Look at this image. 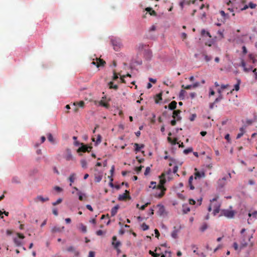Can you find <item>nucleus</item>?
<instances>
[{
  "label": "nucleus",
  "instance_id": "nucleus-1",
  "mask_svg": "<svg viewBox=\"0 0 257 257\" xmlns=\"http://www.w3.org/2000/svg\"><path fill=\"white\" fill-rule=\"evenodd\" d=\"M194 177L191 176L188 180V186L191 190H194L195 188H198L200 191H202V188L199 185V182L202 181L205 177L204 171H199L197 168L195 169L194 173Z\"/></svg>",
  "mask_w": 257,
  "mask_h": 257
},
{
  "label": "nucleus",
  "instance_id": "nucleus-2",
  "mask_svg": "<svg viewBox=\"0 0 257 257\" xmlns=\"http://www.w3.org/2000/svg\"><path fill=\"white\" fill-rule=\"evenodd\" d=\"M218 196H216L215 198H213L212 200L210 199V202H212V204L210 205V211L211 210V207L213 208V212L214 215H215L216 214L218 213L220 211V203L219 202L217 201V199H218Z\"/></svg>",
  "mask_w": 257,
  "mask_h": 257
},
{
  "label": "nucleus",
  "instance_id": "nucleus-3",
  "mask_svg": "<svg viewBox=\"0 0 257 257\" xmlns=\"http://www.w3.org/2000/svg\"><path fill=\"white\" fill-rule=\"evenodd\" d=\"M228 86V84L221 85L220 88L218 89L217 91L219 93V96L217 98H216V99L215 100L214 102L213 103L210 104V108H213L214 106L217 107V105L216 104L218 103L222 99V96L221 94V90L227 88Z\"/></svg>",
  "mask_w": 257,
  "mask_h": 257
},
{
  "label": "nucleus",
  "instance_id": "nucleus-4",
  "mask_svg": "<svg viewBox=\"0 0 257 257\" xmlns=\"http://www.w3.org/2000/svg\"><path fill=\"white\" fill-rule=\"evenodd\" d=\"M17 236L14 238V241L17 246H20L23 244V240L25 238V236L20 233H17Z\"/></svg>",
  "mask_w": 257,
  "mask_h": 257
},
{
  "label": "nucleus",
  "instance_id": "nucleus-5",
  "mask_svg": "<svg viewBox=\"0 0 257 257\" xmlns=\"http://www.w3.org/2000/svg\"><path fill=\"white\" fill-rule=\"evenodd\" d=\"M114 50L117 51L122 46L121 40L119 39L114 38L111 41Z\"/></svg>",
  "mask_w": 257,
  "mask_h": 257
},
{
  "label": "nucleus",
  "instance_id": "nucleus-6",
  "mask_svg": "<svg viewBox=\"0 0 257 257\" xmlns=\"http://www.w3.org/2000/svg\"><path fill=\"white\" fill-rule=\"evenodd\" d=\"M220 215H224L227 218H232L234 215V211L228 209L222 210L220 212Z\"/></svg>",
  "mask_w": 257,
  "mask_h": 257
},
{
  "label": "nucleus",
  "instance_id": "nucleus-7",
  "mask_svg": "<svg viewBox=\"0 0 257 257\" xmlns=\"http://www.w3.org/2000/svg\"><path fill=\"white\" fill-rule=\"evenodd\" d=\"M182 229V226H174L173 230L171 233V236L174 238H177L178 233L180 232Z\"/></svg>",
  "mask_w": 257,
  "mask_h": 257
},
{
  "label": "nucleus",
  "instance_id": "nucleus-8",
  "mask_svg": "<svg viewBox=\"0 0 257 257\" xmlns=\"http://www.w3.org/2000/svg\"><path fill=\"white\" fill-rule=\"evenodd\" d=\"M249 218L247 219L248 224L253 223V221L257 218V211H254L252 213H248Z\"/></svg>",
  "mask_w": 257,
  "mask_h": 257
},
{
  "label": "nucleus",
  "instance_id": "nucleus-9",
  "mask_svg": "<svg viewBox=\"0 0 257 257\" xmlns=\"http://www.w3.org/2000/svg\"><path fill=\"white\" fill-rule=\"evenodd\" d=\"M92 148V147L91 146H88L87 145H85L83 144H81V146L78 149L77 152H83V153H85L86 152H89L91 151Z\"/></svg>",
  "mask_w": 257,
  "mask_h": 257
},
{
  "label": "nucleus",
  "instance_id": "nucleus-10",
  "mask_svg": "<svg viewBox=\"0 0 257 257\" xmlns=\"http://www.w3.org/2000/svg\"><path fill=\"white\" fill-rule=\"evenodd\" d=\"M111 244L115 249H118V247L121 245V242L117 240L116 236H113L112 238Z\"/></svg>",
  "mask_w": 257,
  "mask_h": 257
},
{
  "label": "nucleus",
  "instance_id": "nucleus-11",
  "mask_svg": "<svg viewBox=\"0 0 257 257\" xmlns=\"http://www.w3.org/2000/svg\"><path fill=\"white\" fill-rule=\"evenodd\" d=\"M96 61H92L91 62V64L93 65H96L97 66V67H99L100 66H103L105 64V62L103 60H102L100 58H96Z\"/></svg>",
  "mask_w": 257,
  "mask_h": 257
},
{
  "label": "nucleus",
  "instance_id": "nucleus-12",
  "mask_svg": "<svg viewBox=\"0 0 257 257\" xmlns=\"http://www.w3.org/2000/svg\"><path fill=\"white\" fill-rule=\"evenodd\" d=\"M128 194H129V191L126 190L125 191V193H124L122 194H120L119 195L118 198V200L120 201H123V200H126V199H130L131 197L128 195Z\"/></svg>",
  "mask_w": 257,
  "mask_h": 257
},
{
  "label": "nucleus",
  "instance_id": "nucleus-13",
  "mask_svg": "<svg viewBox=\"0 0 257 257\" xmlns=\"http://www.w3.org/2000/svg\"><path fill=\"white\" fill-rule=\"evenodd\" d=\"M156 188H157L161 190L160 193L157 196L159 198H161L162 197H163L165 194V191L166 190L164 186L161 185V184H159L158 186H156Z\"/></svg>",
  "mask_w": 257,
  "mask_h": 257
},
{
  "label": "nucleus",
  "instance_id": "nucleus-14",
  "mask_svg": "<svg viewBox=\"0 0 257 257\" xmlns=\"http://www.w3.org/2000/svg\"><path fill=\"white\" fill-rule=\"evenodd\" d=\"M181 112V111L179 109L174 110L173 112L172 117L177 121L181 120L182 118L181 116L180 115Z\"/></svg>",
  "mask_w": 257,
  "mask_h": 257
},
{
  "label": "nucleus",
  "instance_id": "nucleus-15",
  "mask_svg": "<svg viewBox=\"0 0 257 257\" xmlns=\"http://www.w3.org/2000/svg\"><path fill=\"white\" fill-rule=\"evenodd\" d=\"M64 158L68 161L73 160V158L70 149L66 150Z\"/></svg>",
  "mask_w": 257,
  "mask_h": 257
},
{
  "label": "nucleus",
  "instance_id": "nucleus-16",
  "mask_svg": "<svg viewBox=\"0 0 257 257\" xmlns=\"http://www.w3.org/2000/svg\"><path fill=\"white\" fill-rule=\"evenodd\" d=\"M226 183V177H223L220 179H219L217 181L218 186L220 188H222L224 187Z\"/></svg>",
  "mask_w": 257,
  "mask_h": 257
},
{
  "label": "nucleus",
  "instance_id": "nucleus-17",
  "mask_svg": "<svg viewBox=\"0 0 257 257\" xmlns=\"http://www.w3.org/2000/svg\"><path fill=\"white\" fill-rule=\"evenodd\" d=\"M49 200L48 197L44 198L43 196L40 195L38 196L37 198L35 199L36 202L41 201L42 202H44L45 201H47Z\"/></svg>",
  "mask_w": 257,
  "mask_h": 257
},
{
  "label": "nucleus",
  "instance_id": "nucleus-18",
  "mask_svg": "<svg viewBox=\"0 0 257 257\" xmlns=\"http://www.w3.org/2000/svg\"><path fill=\"white\" fill-rule=\"evenodd\" d=\"M159 177L160 179L159 184H161V185L164 186V184L166 182L165 179V174L164 173H162Z\"/></svg>",
  "mask_w": 257,
  "mask_h": 257
},
{
  "label": "nucleus",
  "instance_id": "nucleus-19",
  "mask_svg": "<svg viewBox=\"0 0 257 257\" xmlns=\"http://www.w3.org/2000/svg\"><path fill=\"white\" fill-rule=\"evenodd\" d=\"M157 206L159 208L158 213L160 215H163L165 211V207H164V206L161 205H158Z\"/></svg>",
  "mask_w": 257,
  "mask_h": 257
},
{
  "label": "nucleus",
  "instance_id": "nucleus-20",
  "mask_svg": "<svg viewBox=\"0 0 257 257\" xmlns=\"http://www.w3.org/2000/svg\"><path fill=\"white\" fill-rule=\"evenodd\" d=\"M134 147H135V151L136 152H139L141 149L144 148L145 146L143 144L139 145L137 143L134 144Z\"/></svg>",
  "mask_w": 257,
  "mask_h": 257
},
{
  "label": "nucleus",
  "instance_id": "nucleus-21",
  "mask_svg": "<svg viewBox=\"0 0 257 257\" xmlns=\"http://www.w3.org/2000/svg\"><path fill=\"white\" fill-rule=\"evenodd\" d=\"M177 107V102L175 101H172L168 105V107L171 110H174Z\"/></svg>",
  "mask_w": 257,
  "mask_h": 257
},
{
  "label": "nucleus",
  "instance_id": "nucleus-22",
  "mask_svg": "<svg viewBox=\"0 0 257 257\" xmlns=\"http://www.w3.org/2000/svg\"><path fill=\"white\" fill-rule=\"evenodd\" d=\"M64 228V226L60 227L58 226H55L54 227L52 228V231L54 232H61L63 230Z\"/></svg>",
  "mask_w": 257,
  "mask_h": 257
},
{
  "label": "nucleus",
  "instance_id": "nucleus-23",
  "mask_svg": "<svg viewBox=\"0 0 257 257\" xmlns=\"http://www.w3.org/2000/svg\"><path fill=\"white\" fill-rule=\"evenodd\" d=\"M240 66L243 68V70L245 72H248L251 70V68H247L246 67V64L243 60H241Z\"/></svg>",
  "mask_w": 257,
  "mask_h": 257
},
{
  "label": "nucleus",
  "instance_id": "nucleus-24",
  "mask_svg": "<svg viewBox=\"0 0 257 257\" xmlns=\"http://www.w3.org/2000/svg\"><path fill=\"white\" fill-rule=\"evenodd\" d=\"M76 179V174L74 173L71 174L69 177L68 178V180L70 182V186L72 185V183H73Z\"/></svg>",
  "mask_w": 257,
  "mask_h": 257
},
{
  "label": "nucleus",
  "instance_id": "nucleus-25",
  "mask_svg": "<svg viewBox=\"0 0 257 257\" xmlns=\"http://www.w3.org/2000/svg\"><path fill=\"white\" fill-rule=\"evenodd\" d=\"M118 208H119V206L118 205H116V206H114L111 209V215H112V216L115 215L116 214Z\"/></svg>",
  "mask_w": 257,
  "mask_h": 257
},
{
  "label": "nucleus",
  "instance_id": "nucleus-26",
  "mask_svg": "<svg viewBox=\"0 0 257 257\" xmlns=\"http://www.w3.org/2000/svg\"><path fill=\"white\" fill-rule=\"evenodd\" d=\"M240 83H241L240 80V79H237V83L234 85V89H233L231 91V92H232V91H233L234 90H235L236 91L239 90V85H240Z\"/></svg>",
  "mask_w": 257,
  "mask_h": 257
},
{
  "label": "nucleus",
  "instance_id": "nucleus-27",
  "mask_svg": "<svg viewBox=\"0 0 257 257\" xmlns=\"http://www.w3.org/2000/svg\"><path fill=\"white\" fill-rule=\"evenodd\" d=\"M12 182L13 183L19 184L20 183V179L18 176H14L13 177Z\"/></svg>",
  "mask_w": 257,
  "mask_h": 257
},
{
  "label": "nucleus",
  "instance_id": "nucleus-28",
  "mask_svg": "<svg viewBox=\"0 0 257 257\" xmlns=\"http://www.w3.org/2000/svg\"><path fill=\"white\" fill-rule=\"evenodd\" d=\"M146 11L149 12L150 15L151 16H156V13L155 11L153 10L151 8H147L146 9Z\"/></svg>",
  "mask_w": 257,
  "mask_h": 257
},
{
  "label": "nucleus",
  "instance_id": "nucleus-29",
  "mask_svg": "<svg viewBox=\"0 0 257 257\" xmlns=\"http://www.w3.org/2000/svg\"><path fill=\"white\" fill-rule=\"evenodd\" d=\"M108 85L110 89H114L115 90H117L118 89V86L117 85L114 84L112 82H110L108 83Z\"/></svg>",
  "mask_w": 257,
  "mask_h": 257
},
{
  "label": "nucleus",
  "instance_id": "nucleus-30",
  "mask_svg": "<svg viewBox=\"0 0 257 257\" xmlns=\"http://www.w3.org/2000/svg\"><path fill=\"white\" fill-rule=\"evenodd\" d=\"M99 105L106 108H108L109 107V104L107 103L104 102L103 100L99 101Z\"/></svg>",
  "mask_w": 257,
  "mask_h": 257
},
{
  "label": "nucleus",
  "instance_id": "nucleus-31",
  "mask_svg": "<svg viewBox=\"0 0 257 257\" xmlns=\"http://www.w3.org/2000/svg\"><path fill=\"white\" fill-rule=\"evenodd\" d=\"M190 211V209L187 205L183 206V211L184 213H187Z\"/></svg>",
  "mask_w": 257,
  "mask_h": 257
},
{
  "label": "nucleus",
  "instance_id": "nucleus-32",
  "mask_svg": "<svg viewBox=\"0 0 257 257\" xmlns=\"http://www.w3.org/2000/svg\"><path fill=\"white\" fill-rule=\"evenodd\" d=\"M201 35L202 37L209 36V32L206 31L205 30H202L201 32Z\"/></svg>",
  "mask_w": 257,
  "mask_h": 257
},
{
  "label": "nucleus",
  "instance_id": "nucleus-33",
  "mask_svg": "<svg viewBox=\"0 0 257 257\" xmlns=\"http://www.w3.org/2000/svg\"><path fill=\"white\" fill-rule=\"evenodd\" d=\"M240 133H239L237 135V136L236 137V139H239L240 138H241L243 136V134L244 133V130L243 127H241L240 128Z\"/></svg>",
  "mask_w": 257,
  "mask_h": 257
},
{
  "label": "nucleus",
  "instance_id": "nucleus-34",
  "mask_svg": "<svg viewBox=\"0 0 257 257\" xmlns=\"http://www.w3.org/2000/svg\"><path fill=\"white\" fill-rule=\"evenodd\" d=\"M162 93H160L156 95V97H157L156 99V103H158L159 101L161 100L162 99Z\"/></svg>",
  "mask_w": 257,
  "mask_h": 257
},
{
  "label": "nucleus",
  "instance_id": "nucleus-35",
  "mask_svg": "<svg viewBox=\"0 0 257 257\" xmlns=\"http://www.w3.org/2000/svg\"><path fill=\"white\" fill-rule=\"evenodd\" d=\"M185 93H186V91L184 90H183V89L181 90L180 93H179L180 99H184V94H185Z\"/></svg>",
  "mask_w": 257,
  "mask_h": 257
},
{
  "label": "nucleus",
  "instance_id": "nucleus-36",
  "mask_svg": "<svg viewBox=\"0 0 257 257\" xmlns=\"http://www.w3.org/2000/svg\"><path fill=\"white\" fill-rule=\"evenodd\" d=\"M80 163L81 165V166L83 168H87V162L85 160H82L80 161Z\"/></svg>",
  "mask_w": 257,
  "mask_h": 257
},
{
  "label": "nucleus",
  "instance_id": "nucleus-37",
  "mask_svg": "<svg viewBox=\"0 0 257 257\" xmlns=\"http://www.w3.org/2000/svg\"><path fill=\"white\" fill-rule=\"evenodd\" d=\"M47 137H48V139L49 142H50L52 143H54V140L51 134H48Z\"/></svg>",
  "mask_w": 257,
  "mask_h": 257
},
{
  "label": "nucleus",
  "instance_id": "nucleus-38",
  "mask_svg": "<svg viewBox=\"0 0 257 257\" xmlns=\"http://www.w3.org/2000/svg\"><path fill=\"white\" fill-rule=\"evenodd\" d=\"M193 151V149L192 148H188L187 149H185L184 150L183 152L185 154H189V153H191Z\"/></svg>",
  "mask_w": 257,
  "mask_h": 257
},
{
  "label": "nucleus",
  "instance_id": "nucleus-39",
  "mask_svg": "<svg viewBox=\"0 0 257 257\" xmlns=\"http://www.w3.org/2000/svg\"><path fill=\"white\" fill-rule=\"evenodd\" d=\"M248 6V8H250L251 9H254L256 7V5L252 2H250L249 3Z\"/></svg>",
  "mask_w": 257,
  "mask_h": 257
},
{
  "label": "nucleus",
  "instance_id": "nucleus-40",
  "mask_svg": "<svg viewBox=\"0 0 257 257\" xmlns=\"http://www.w3.org/2000/svg\"><path fill=\"white\" fill-rule=\"evenodd\" d=\"M76 104L78 105L80 107H83L84 102L83 101H80L79 102L74 103V105H76Z\"/></svg>",
  "mask_w": 257,
  "mask_h": 257
},
{
  "label": "nucleus",
  "instance_id": "nucleus-41",
  "mask_svg": "<svg viewBox=\"0 0 257 257\" xmlns=\"http://www.w3.org/2000/svg\"><path fill=\"white\" fill-rule=\"evenodd\" d=\"M163 83L165 85H166L167 86H173L172 82L170 81H169V80H167V81H164Z\"/></svg>",
  "mask_w": 257,
  "mask_h": 257
},
{
  "label": "nucleus",
  "instance_id": "nucleus-42",
  "mask_svg": "<svg viewBox=\"0 0 257 257\" xmlns=\"http://www.w3.org/2000/svg\"><path fill=\"white\" fill-rule=\"evenodd\" d=\"M181 87H182V88H184L185 89H190L192 88H193L192 85H187L186 86H185L184 85H182Z\"/></svg>",
  "mask_w": 257,
  "mask_h": 257
},
{
  "label": "nucleus",
  "instance_id": "nucleus-43",
  "mask_svg": "<svg viewBox=\"0 0 257 257\" xmlns=\"http://www.w3.org/2000/svg\"><path fill=\"white\" fill-rule=\"evenodd\" d=\"M150 171H151L150 167H147L146 169L145 172L144 173V175L145 176L148 175L149 174V173L150 172Z\"/></svg>",
  "mask_w": 257,
  "mask_h": 257
},
{
  "label": "nucleus",
  "instance_id": "nucleus-44",
  "mask_svg": "<svg viewBox=\"0 0 257 257\" xmlns=\"http://www.w3.org/2000/svg\"><path fill=\"white\" fill-rule=\"evenodd\" d=\"M62 200L61 198H59L56 202L52 203L53 205L55 206L62 202Z\"/></svg>",
  "mask_w": 257,
  "mask_h": 257
},
{
  "label": "nucleus",
  "instance_id": "nucleus-45",
  "mask_svg": "<svg viewBox=\"0 0 257 257\" xmlns=\"http://www.w3.org/2000/svg\"><path fill=\"white\" fill-rule=\"evenodd\" d=\"M108 178H109L110 179V182L109 183V186L111 187H114V185L112 183V181H113V178L111 176H108Z\"/></svg>",
  "mask_w": 257,
  "mask_h": 257
},
{
  "label": "nucleus",
  "instance_id": "nucleus-46",
  "mask_svg": "<svg viewBox=\"0 0 257 257\" xmlns=\"http://www.w3.org/2000/svg\"><path fill=\"white\" fill-rule=\"evenodd\" d=\"M3 214H5V215H6V216H8L9 212H6V211L2 212V211H0V217L2 218H3Z\"/></svg>",
  "mask_w": 257,
  "mask_h": 257
},
{
  "label": "nucleus",
  "instance_id": "nucleus-47",
  "mask_svg": "<svg viewBox=\"0 0 257 257\" xmlns=\"http://www.w3.org/2000/svg\"><path fill=\"white\" fill-rule=\"evenodd\" d=\"M142 168H143L142 166H140V167H136L135 171L138 174L141 171Z\"/></svg>",
  "mask_w": 257,
  "mask_h": 257
},
{
  "label": "nucleus",
  "instance_id": "nucleus-48",
  "mask_svg": "<svg viewBox=\"0 0 257 257\" xmlns=\"http://www.w3.org/2000/svg\"><path fill=\"white\" fill-rule=\"evenodd\" d=\"M79 229L83 232H86V226H81V227H80Z\"/></svg>",
  "mask_w": 257,
  "mask_h": 257
},
{
  "label": "nucleus",
  "instance_id": "nucleus-49",
  "mask_svg": "<svg viewBox=\"0 0 257 257\" xmlns=\"http://www.w3.org/2000/svg\"><path fill=\"white\" fill-rule=\"evenodd\" d=\"M248 57H249V58L251 60H252V63H254L255 62V59H254V56L253 55V54H249Z\"/></svg>",
  "mask_w": 257,
  "mask_h": 257
},
{
  "label": "nucleus",
  "instance_id": "nucleus-50",
  "mask_svg": "<svg viewBox=\"0 0 257 257\" xmlns=\"http://www.w3.org/2000/svg\"><path fill=\"white\" fill-rule=\"evenodd\" d=\"M118 78V75L115 71H113V80H115Z\"/></svg>",
  "mask_w": 257,
  "mask_h": 257
},
{
  "label": "nucleus",
  "instance_id": "nucleus-51",
  "mask_svg": "<svg viewBox=\"0 0 257 257\" xmlns=\"http://www.w3.org/2000/svg\"><path fill=\"white\" fill-rule=\"evenodd\" d=\"M196 117V114H193L190 117L189 119L190 121H193L195 119Z\"/></svg>",
  "mask_w": 257,
  "mask_h": 257
},
{
  "label": "nucleus",
  "instance_id": "nucleus-52",
  "mask_svg": "<svg viewBox=\"0 0 257 257\" xmlns=\"http://www.w3.org/2000/svg\"><path fill=\"white\" fill-rule=\"evenodd\" d=\"M151 186H150V187H152L153 189H155L156 188V182L152 181L151 182Z\"/></svg>",
  "mask_w": 257,
  "mask_h": 257
},
{
  "label": "nucleus",
  "instance_id": "nucleus-53",
  "mask_svg": "<svg viewBox=\"0 0 257 257\" xmlns=\"http://www.w3.org/2000/svg\"><path fill=\"white\" fill-rule=\"evenodd\" d=\"M150 204V203H147L145 204L142 205L141 206L140 208H139L141 210H144L145 208Z\"/></svg>",
  "mask_w": 257,
  "mask_h": 257
},
{
  "label": "nucleus",
  "instance_id": "nucleus-54",
  "mask_svg": "<svg viewBox=\"0 0 257 257\" xmlns=\"http://www.w3.org/2000/svg\"><path fill=\"white\" fill-rule=\"evenodd\" d=\"M78 195L79 196V199L80 200V201H82L83 200V195L82 194H81V193L80 192H79L78 193Z\"/></svg>",
  "mask_w": 257,
  "mask_h": 257
},
{
  "label": "nucleus",
  "instance_id": "nucleus-55",
  "mask_svg": "<svg viewBox=\"0 0 257 257\" xmlns=\"http://www.w3.org/2000/svg\"><path fill=\"white\" fill-rule=\"evenodd\" d=\"M207 228V226H202L200 228V230L201 232H203L205 230H206Z\"/></svg>",
  "mask_w": 257,
  "mask_h": 257
},
{
  "label": "nucleus",
  "instance_id": "nucleus-56",
  "mask_svg": "<svg viewBox=\"0 0 257 257\" xmlns=\"http://www.w3.org/2000/svg\"><path fill=\"white\" fill-rule=\"evenodd\" d=\"M242 53L243 54H246L247 52V49L245 47V46H243L242 47Z\"/></svg>",
  "mask_w": 257,
  "mask_h": 257
},
{
  "label": "nucleus",
  "instance_id": "nucleus-57",
  "mask_svg": "<svg viewBox=\"0 0 257 257\" xmlns=\"http://www.w3.org/2000/svg\"><path fill=\"white\" fill-rule=\"evenodd\" d=\"M177 121V120H176V119H174H174H173V120H172L171 121V124L172 126H175V125L176 124V121Z\"/></svg>",
  "mask_w": 257,
  "mask_h": 257
},
{
  "label": "nucleus",
  "instance_id": "nucleus-58",
  "mask_svg": "<svg viewBox=\"0 0 257 257\" xmlns=\"http://www.w3.org/2000/svg\"><path fill=\"white\" fill-rule=\"evenodd\" d=\"M54 189H55L56 191H58V192H61V191H62V188H60V187H59V186H55V187H54Z\"/></svg>",
  "mask_w": 257,
  "mask_h": 257
},
{
  "label": "nucleus",
  "instance_id": "nucleus-59",
  "mask_svg": "<svg viewBox=\"0 0 257 257\" xmlns=\"http://www.w3.org/2000/svg\"><path fill=\"white\" fill-rule=\"evenodd\" d=\"M95 253L94 251H90L89 252V255L88 257H94Z\"/></svg>",
  "mask_w": 257,
  "mask_h": 257
},
{
  "label": "nucleus",
  "instance_id": "nucleus-60",
  "mask_svg": "<svg viewBox=\"0 0 257 257\" xmlns=\"http://www.w3.org/2000/svg\"><path fill=\"white\" fill-rule=\"evenodd\" d=\"M189 204L191 205H194L196 203L195 201L192 199H190L189 200Z\"/></svg>",
  "mask_w": 257,
  "mask_h": 257
},
{
  "label": "nucleus",
  "instance_id": "nucleus-61",
  "mask_svg": "<svg viewBox=\"0 0 257 257\" xmlns=\"http://www.w3.org/2000/svg\"><path fill=\"white\" fill-rule=\"evenodd\" d=\"M181 38L183 40L187 38V34L185 33H182L181 34Z\"/></svg>",
  "mask_w": 257,
  "mask_h": 257
},
{
  "label": "nucleus",
  "instance_id": "nucleus-62",
  "mask_svg": "<svg viewBox=\"0 0 257 257\" xmlns=\"http://www.w3.org/2000/svg\"><path fill=\"white\" fill-rule=\"evenodd\" d=\"M103 231L101 230H99L96 232V234L97 235H101L103 234Z\"/></svg>",
  "mask_w": 257,
  "mask_h": 257
},
{
  "label": "nucleus",
  "instance_id": "nucleus-63",
  "mask_svg": "<svg viewBox=\"0 0 257 257\" xmlns=\"http://www.w3.org/2000/svg\"><path fill=\"white\" fill-rule=\"evenodd\" d=\"M233 247H234L235 250H237L238 248L237 243L236 242H234L233 244Z\"/></svg>",
  "mask_w": 257,
  "mask_h": 257
},
{
  "label": "nucleus",
  "instance_id": "nucleus-64",
  "mask_svg": "<svg viewBox=\"0 0 257 257\" xmlns=\"http://www.w3.org/2000/svg\"><path fill=\"white\" fill-rule=\"evenodd\" d=\"M193 88H196L200 85V83L199 82H196L192 85Z\"/></svg>",
  "mask_w": 257,
  "mask_h": 257
}]
</instances>
